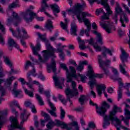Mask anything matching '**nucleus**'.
<instances>
[{
  "label": "nucleus",
  "mask_w": 130,
  "mask_h": 130,
  "mask_svg": "<svg viewBox=\"0 0 130 130\" xmlns=\"http://www.w3.org/2000/svg\"><path fill=\"white\" fill-rule=\"evenodd\" d=\"M56 63H55V61L54 59H52L51 61V64L47 65V70L48 73H50L51 72V70H52L53 72L55 74L56 72Z\"/></svg>",
  "instance_id": "19"
},
{
  "label": "nucleus",
  "mask_w": 130,
  "mask_h": 130,
  "mask_svg": "<svg viewBox=\"0 0 130 130\" xmlns=\"http://www.w3.org/2000/svg\"><path fill=\"white\" fill-rule=\"evenodd\" d=\"M40 49H41L40 43L38 41L37 44L35 47V49H36V51H39V50H40Z\"/></svg>",
  "instance_id": "57"
},
{
  "label": "nucleus",
  "mask_w": 130,
  "mask_h": 130,
  "mask_svg": "<svg viewBox=\"0 0 130 130\" xmlns=\"http://www.w3.org/2000/svg\"><path fill=\"white\" fill-rule=\"evenodd\" d=\"M98 62L100 64V67L101 68L105 75L108 76V75H109V71L108 70V69H107V68L104 67V65L105 64L106 67H109V66H110V64L111 63V60L106 58V60L103 62V60H102V57L101 55H99L98 56Z\"/></svg>",
  "instance_id": "9"
},
{
  "label": "nucleus",
  "mask_w": 130,
  "mask_h": 130,
  "mask_svg": "<svg viewBox=\"0 0 130 130\" xmlns=\"http://www.w3.org/2000/svg\"><path fill=\"white\" fill-rule=\"evenodd\" d=\"M106 89V86L105 84H100L96 86V91L99 96L102 95V92H103L106 98H107L108 95L105 90Z\"/></svg>",
  "instance_id": "12"
},
{
  "label": "nucleus",
  "mask_w": 130,
  "mask_h": 130,
  "mask_svg": "<svg viewBox=\"0 0 130 130\" xmlns=\"http://www.w3.org/2000/svg\"><path fill=\"white\" fill-rule=\"evenodd\" d=\"M29 66H31L32 68H34V66L32 64V63L30 62V61H27L25 66V69L28 70V68H29Z\"/></svg>",
  "instance_id": "53"
},
{
  "label": "nucleus",
  "mask_w": 130,
  "mask_h": 130,
  "mask_svg": "<svg viewBox=\"0 0 130 130\" xmlns=\"http://www.w3.org/2000/svg\"><path fill=\"white\" fill-rule=\"evenodd\" d=\"M37 35L38 36L39 39H40L43 41V42H45L46 44V47L47 48V50H43L42 52L44 53L43 56H44V59H42V57H41V56L40 55H39V60L40 61V62H46L47 60H48V59L49 57H53L54 58H55L56 57V56L55 55V51H56V50L52 47L51 46V45H50V43H49V41L46 39V37H45V35H42L40 32H37Z\"/></svg>",
  "instance_id": "2"
},
{
  "label": "nucleus",
  "mask_w": 130,
  "mask_h": 130,
  "mask_svg": "<svg viewBox=\"0 0 130 130\" xmlns=\"http://www.w3.org/2000/svg\"><path fill=\"white\" fill-rule=\"evenodd\" d=\"M117 112H122V110H121V108L117 107L116 105H114L112 110L109 112V116L105 115V113L104 116H101L104 117V124L103 125L104 128H106L107 125L110 124L109 121H112V115H115Z\"/></svg>",
  "instance_id": "5"
},
{
  "label": "nucleus",
  "mask_w": 130,
  "mask_h": 130,
  "mask_svg": "<svg viewBox=\"0 0 130 130\" xmlns=\"http://www.w3.org/2000/svg\"><path fill=\"white\" fill-rule=\"evenodd\" d=\"M53 80H54V82L55 83V86L58 87L59 89H62V85H63V82L64 81V79L61 78L60 82L59 81V77H57L56 75H55L53 76Z\"/></svg>",
  "instance_id": "14"
},
{
  "label": "nucleus",
  "mask_w": 130,
  "mask_h": 130,
  "mask_svg": "<svg viewBox=\"0 0 130 130\" xmlns=\"http://www.w3.org/2000/svg\"><path fill=\"white\" fill-rule=\"evenodd\" d=\"M56 50L59 53H63V49H62V48L58 47Z\"/></svg>",
  "instance_id": "62"
},
{
  "label": "nucleus",
  "mask_w": 130,
  "mask_h": 130,
  "mask_svg": "<svg viewBox=\"0 0 130 130\" xmlns=\"http://www.w3.org/2000/svg\"><path fill=\"white\" fill-rule=\"evenodd\" d=\"M120 22L121 24L122 27H125V24H124V22L126 23H128L129 22V20L128 19V17L125 13H123L120 15Z\"/></svg>",
  "instance_id": "21"
},
{
  "label": "nucleus",
  "mask_w": 130,
  "mask_h": 130,
  "mask_svg": "<svg viewBox=\"0 0 130 130\" xmlns=\"http://www.w3.org/2000/svg\"><path fill=\"white\" fill-rule=\"evenodd\" d=\"M3 57L4 58V62H5V63H6L7 66H9L10 68H12V67H13V63L12 62L11 60H10V58L7 56H4Z\"/></svg>",
  "instance_id": "36"
},
{
  "label": "nucleus",
  "mask_w": 130,
  "mask_h": 130,
  "mask_svg": "<svg viewBox=\"0 0 130 130\" xmlns=\"http://www.w3.org/2000/svg\"><path fill=\"white\" fill-rule=\"evenodd\" d=\"M47 2H48V0H42L41 2V8L40 9V11H39V12H43V11H45L46 8L49 7Z\"/></svg>",
  "instance_id": "31"
},
{
  "label": "nucleus",
  "mask_w": 130,
  "mask_h": 130,
  "mask_svg": "<svg viewBox=\"0 0 130 130\" xmlns=\"http://www.w3.org/2000/svg\"><path fill=\"white\" fill-rule=\"evenodd\" d=\"M8 44L10 47H12V46H14L17 49H19L21 52H23V50L20 49V47L19 46V45L17 44V43L15 42V40L12 38H9L8 40Z\"/></svg>",
  "instance_id": "24"
},
{
  "label": "nucleus",
  "mask_w": 130,
  "mask_h": 130,
  "mask_svg": "<svg viewBox=\"0 0 130 130\" xmlns=\"http://www.w3.org/2000/svg\"><path fill=\"white\" fill-rule=\"evenodd\" d=\"M85 7H86V4L84 3V2L82 3V5L78 3L73 9L68 10V12H71L76 15L77 18L80 23L85 22L86 25H87V23H89V21L86 17H91V14H89L88 12H82L83 8Z\"/></svg>",
  "instance_id": "4"
},
{
  "label": "nucleus",
  "mask_w": 130,
  "mask_h": 130,
  "mask_svg": "<svg viewBox=\"0 0 130 130\" xmlns=\"http://www.w3.org/2000/svg\"><path fill=\"white\" fill-rule=\"evenodd\" d=\"M26 114V110H23V113H21V118L22 119V121L21 122V124H23L25 121L27 120V119L28 118V117L25 115Z\"/></svg>",
  "instance_id": "35"
},
{
  "label": "nucleus",
  "mask_w": 130,
  "mask_h": 130,
  "mask_svg": "<svg viewBox=\"0 0 130 130\" xmlns=\"http://www.w3.org/2000/svg\"><path fill=\"white\" fill-rule=\"evenodd\" d=\"M60 67L61 68V69H63L64 71H66V76H67V79H68V82H70L71 81V76L72 75V72L70 71H69V69H68V67H67V65L64 63H61L60 64Z\"/></svg>",
  "instance_id": "22"
},
{
  "label": "nucleus",
  "mask_w": 130,
  "mask_h": 130,
  "mask_svg": "<svg viewBox=\"0 0 130 130\" xmlns=\"http://www.w3.org/2000/svg\"><path fill=\"white\" fill-rule=\"evenodd\" d=\"M33 10H34V6H30L25 12L22 13V17H23L26 23L32 22L33 17H36V13L33 12Z\"/></svg>",
  "instance_id": "8"
},
{
  "label": "nucleus",
  "mask_w": 130,
  "mask_h": 130,
  "mask_svg": "<svg viewBox=\"0 0 130 130\" xmlns=\"http://www.w3.org/2000/svg\"><path fill=\"white\" fill-rule=\"evenodd\" d=\"M124 115L126 116L125 118L123 116H121V117H122L121 120L124 121L126 125H128L129 120L130 119V111L126 108L124 109Z\"/></svg>",
  "instance_id": "17"
},
{
  "label": "nucleus",
  "mask_w": 130,
  "mask_h": 130,
  "mask_svg": "<svg viewBox=\"0 0 130 130\" xmlns=\"http://www.w3.org/2000/svg\"><path fill=\"white\" fill-rule=\"evenodd\" d=\"M118 16V14H117V13H115L114 15H113L112 16V19L113 20H114V21H115V24H117V17Z\"/></svg>",
  "instance_id": "55"
},
{
  "label": "nucleus",
  "mask_w": 130,
  "mask_h": 130,
  "mask_svg": "<svg viewBox=\"0 0 130 130\" xmlns=\"http://www.w3.org/2000/svg\"><path fill=\"white\" fill-rule=\"evenodd\" d=\"M77 40L79 42V48H80L81 50H84V49H86V48H88V47H89L85 46V41L81 40V37H78L77 38Z\"/></svg>",
  "instance_id": "28"
},
{
  "label": "nucleus",
  "mask_w": 130,
  "mask_h": 130,
  "mask_svg": "<svg viewBox=\"0 0 130 130\" xmlns=\"http://www.w3.org/2000/svg\"><path fill=\"white\" fill-rule=\"evenodd\" d=\"M24 92L26 95H28L29 97L31 98L34 97V90L29 91L26 88H24Z\"/></svg>",
  "instance_id": "37"
},
{
  "label": "nucleus",
  "mask_w": 130,
  "mask_h": 130,
  "mask_svg": "<svg viewBox=\"0 0 130 130\" xmlns=\"http://www.w3.org/2000/svg\"><path fill=\"white\" fill-rule=\"evenodd\" d=\"M0 43L2 45H5V41L4 40V38H3V37H2L1 35H0Z\"/></svg>",
  "instance_id": "63"
},
{
  "label": "nucleus",
  "mask_w": 130,
  "mask_h": 130,
  "mask_svg": "<svg viewBox=\"0 0 130 130\" xmlns=\"http://www.w3.org/2000/svg\"><path fill=\"white\" fill-rule=\"evenodd\" d=\"M101 5L104 6L106 11H107V13H105L103 11V9H100V10L97 9L96 11V14L97 16H99V14H101V13H103V15L101 16V20L102 22H100V25L102 28L106 29V31L108 34H110V33H112L111 31V29H112V25L109 24V22L108 21H106L107 20H109V15H111L112 14V11L110 9V7L108 3H107V0H101Z\"/></svg>",
  "instance_id": "1"
},
{
  "label": "nucleus",
  "mask_w": 130,
  "mask_h": 130,
  "mask_svg": "<svg viewBox=\"0 0 130 130\" xmlns=\"http://www.w3.org/2000/svg\"><path fill=\"white\" fill-rule=\"evenodd\" d=\"M55 125H57V126H60V125L62 124L63 122H61L60 120H55Z\"/></svg>",
  "instance_id": "58"
},
{
  "label": "nucleus",
  "mask_w": 130,
  "mask_h": 130,
  "mask_svg": "<svg viewBox=\"0 0 130 130\" xmlns=\"http://www.w3.org/2000/svg\"><path fill=\"white\" fill-rule=\"evenodd\" d=\"M78 76L80 77L81 81L82 83H86V80L87 79V76L81 74H79Z\"/></svg>",
  "instance_id": "45"
},
{
  "label": "nucleus",
  "mask_w": 130,
  "mask_h": 130,
  "mask_svg": "<svg viewBox=\"0 0 130 130\" xmlns=\"http://www.w3.org/2000/svg\"><path fill=\"white\" fill-rule=\"evenodd\" d=\"M9 30L12 33V35L16 38H20V39H27L30 37L27 35V30L25 28L21 27H17L16 30H14V28L10 27Z\"/></svg>",
  "instance_id": "6"
},
{
  "label": "nucleus",
  "mask_w": 130,
  "mask_h": 130,
  "mask_svg": "<svg viewBox=\"0 0 130 130\" xmlns=\"http://www.w3.org/2000/svg\"><path fill=\"white\" fill-rule=\"evenodd\" d=\"M114 80L115 81H119V87L118 93V100H119L120 99H121L122 97V90L121 89V88L123 86V83L120 82V81H121V78H119V77L115 78Z\"/></svg>",
  "instance_id": "16"
},
{
  "label": "nucleus",
  "mask_w": 130,
  "mask_h": 130,
  "mask_svg": "<svg viewBox=\"0 0 130 130\" xmlns=\"http://www.w3.org/2000/svg\"><path fill=\"white\" fill-rule=\"evenodd\" d=\"M24 105H25L26 107H30V108H31V107L33 106V104H32V103L30 101L25 102Z\"/></svg>",
  "instance_id": "50"
},
{
  "label": "nucleus",
  "mask_w": 130,
  "mask_h": 130,
  "mask_svg": "<svg viewBox=\"0 0 130 130\" xmlns=\"http://www.w3.org/2000/svg\"><path fill=\"white\" fill-rule=\"evenodd\" d=\"M89 103L90 105H92V106H95L96 113L101 116H104V114H105L106 112L107 111V110L110 108V105L107 104L106 102H103L102 106L100 108L98 107L97 104H94L91 100H90Z\"/></svg>",
  "instance_id": "7"
},
{
  "label": "nucleus",
  "mask_w": 130,
  "mask_h": 130,
  "mask_svg": "<svg viewBox=\"0 0 130 130\" xmlns=\"http://www.w3.org/2000/svg\"><path fill=\"white\" fill-rule=\"evenodd\" d=\"M51 9H52L53 12H56V13H58L59 12V9H58V6L56 4H54L50 6Z\"/></svg>",
  "instance_id": "40"
},
{
  "label": "nucleus",
  "mask_w": 130,
  "mask_h": 130,
  "mask_svg": "<svg viewBox=\"0 0 130 130\" xmlns=\"http://www.w3.org/2000/svg\"><path fill=\"white\" fill-rule=\"evenodd\" d=\"M45 27L48 30H49L50 32H52V30L50 29H53V26L52 25V21L49 19L45 25Z\"/></svg>",
  "instance_id": "32"
},
{
  "label": "nucleus",
  "mask_w": 130,
  "mask_h": 130,
  "mask_svg": "<svg viewBox=\"0 0 130 130\" xmlns=\"http://www.w3.org/2000/svg\"><path fill=\"white\" fill-rule=\"evenodd\" d=\"M120 70L122 74H123V75H125V76H126V77H128V78L129 77V75L126 74V71H125V69H124V68H123V67H122V65L121 64H120Z\"/></svg>",
  "instance_id": "42"
},
{
  "label": "nucleus",
  "mask_w": 130,
  "mask_h": 130,
  "mask_svg": "<svg viewBox=\"0 0 130 130\" xmlns=\"http://www.w3.org/2000/svg\"><path fill=\"white\" fill-rule=\"evenodd\" d=\"M94 48L95 49L96 51H102V48L101 47L98 46V45H93Z\"/></svg>",
  "instance_id": "54"
},
{
  "label": "nucleus",
  "mask_w": 130,
  "mask_h": 130,
  "mask_svg": "<svg viewBox=\"0 0 130 130\" xmlns=\"http://www.w3.org/2000/svg\"><path fill=\"white\" fill-rule=\"evenodd\" d=\"M12 17H10L9 18H8L7 26H10L12 22H14L15 21H17V22H19V21H21V19L19 18L18 14L15 12H13Z\"/></svg>",
  "instance_id": "20"
},
{
  "label": "nucleus",
  "mask_w": 130,
  "mask_h": 130,
  "mask_svg": "<svg viewBox=\"0 0 130 130\" xmlns=\"http://www.w3.org/2000/svg\"><path fill=\"white\" fill-rule=\"evenodd\" d=\"M15 79H16V78H15L14 76H12L7 79V83L8 84V85H11L12 84V82H13V81H14Z\"/></svg>",
  "instance_id": "49"
},
{
  "label": "nucleus",
  "mask_w": 130,
  "mask_h": 130,
  "mask_svg": "<svg viewBox=\"0 0 130 130\" xmlns=\"http://www.w3.org/2000/svg\"><path fill=\"white\" fill-rule=\"evenodd\" d=\"M0 30H1L2 32L3 33H5V31L6 30V28H5V26L2 24L0 22Z\"/></svg>",
  "instance_id": "59"
},
{
  "label": "nucleus",
  "mask_w": 130,
  "mask_h": 130,
  "mask_svg": "<svg viewBox=\"0 0 130 130\" xmlns=\"http://www.w3.org/2000/svg\"><path fill=\"white\" fill-rule=\"evenodd\" d=\"M31 48L32 49V51L34 52V54L35 55H37L38 54V53L36 51V49H35V47L33 46L32 45H31Z\"/></svg>",
  "instance_id": "60"
},
{
  "label": "nucleus",
  "mask_w": 130,
  "mask_h": 130,
  "mask_svg": "<svg viewBox=\"0 0 130 130\" xmlns=\"http://www.w3.org/2000/svg\"><path fill=\"white\" fill-rule=\"evenodd\" d=\"M89 85H90L91 90L93 89V88H94V86L96 85V80H90L89 82Z\"/></svg>",
  "instance_id": "44"
},
{
  "label": "nucleus",
  "mask_w": 130,
  "mask_h": 130,
  "mask_svg": "<svg viewBox=\"0 0 130 130\" xmlns=\"http://www.w3.org/2000/svg\"><path fill=\"white\" fill-rule=\"evenodd\" d=\"M93 40L94 39H93V38H91L90 40H85V41L89 43V44H90V45H92V46H94V45H95L94 44Z\"/></svg>",
  "instance_id": "51"
},
{
  "label": "nucleus",
  "mask_w": 130,
  "mask_h": 130,
  "mask_svg": "<svg viewBox=\"0 0 130 130\" xmlns=\"http://www.w3.org/2000/svg\"><path fill=\"white\" fill-rule=\"evenodd\" d=\"M6 114L4 111H0V130H2L1 129L3 127L4 123H5V115Z\"/></svg>",
  "instance_id": "29"
},
{
  "label": "nucleus",
  "mask_w": 130,
  "mask_h": 130,
  "mask_svg": "<svg viewBox=\"0 0 130 130\" xmlns=\"http://www.w3.org/2000/svg\"><path fill=\"white\" fill-rule=\"evenodd\" d=\"M88 22L86 23V22H84L85 26L87 27V29H86L85 30L84 29H81L80 33V35L81 36H83L84 33L86 34L87 37H89V36H90V35H89V32L91 30V23L90 22V20H89V19H88Z\"/></svg>",
  "instance_id": "13"
},
{
  "label": "nucleus",
  "mask_w": 130,
  "mask_h": 130,
  "mask_svg": "<svg viewBox=\"0 0 130 130\" xmlns=\"http://www.w3.org/2000/svg\"><path fill=\"white\" fill-rule=\"evenodd\" d=\"M88 127L94 129L96 127V125L95 124V123H94V122H90L88 124Z\"/></svg>",
  "instance_id": "52"
},
{
  "label": "nucleus",
  "mask_w": 130,
  "mask_h": 130,
  "mask_svg": "<svg viewBox=\"0 0 130 130\" xmlns=\"http://www.w3.org/2000/svg\"><path fill=\"white\" fill-rule=\"evenodd\" d=\"M64 116H66V112L64 110L62 109V107L60 108V118L61 119H63L64 118Z\"/></svg>",
  "instance_id": "46"
},
{
  "label": "nucleus",
  "mask_w": 130,
  "mask_h": 130,
  "mask_svg": "<svg viewBox=\"0 0 130 130\" xmlns=\"http://www.w3.org/2000/svg\"><path fill=\"white\" fill-rule=\"evenodd\" d=\"M116 14H119L120 15L121 14H123V11H122V8L119 6V4L118 3H116V7L115 8Z\"/></svg>",
  "instance_id": "33"
},
{
  "label": "nucleus",
  "mask_w": 130,
  "mask_h": 130,
  "mask_svg": "<svg viewBox=\"0 0 130 130\" xmlns=\"http://www.w3.org/2000/svg\"><path fill=\"white\" fill-rule=\"evenodd\" d=\"M61 128H67V130H72L73 129V127L69 126V125L65 124L63 122H62V124L60 125Z\"/></svg>",
  "instance_id": "41"
},
{
  "label": "nucleus",
  "mask_w": 130,
  "mask_h": 130,
  "mask_svg": "<svg viewBox=\"0 0 130 130\" xmlns=\"http://www.w3.org/2000/svg\"><path fill=\"white\" fill-rule=\"evenodd\" d=\"M85 100H86V96L81 95L79 99L80 103H81V105L84 104V102H85Z\"/></svg>",
  "instance_id": "48"
},
{
  "label": "nucleus",
  "mask_w": 130,
  "mask_h": 130,
  "mask_svg": "<svg viewBox=\"0 0 130 130\" xmlns=\"http://www.w3.org/2000/svg\"><path fill=\"white\" fill-rule=\"evenodd\" d=\"M36 99L38 100L39 102V104L41 106L44 105V102H43V101L42 100V98H41V96L39 95L38 94H36Z\"/></svg>",
  "instance_id": "38"
},
{
  "label": "nucleus",
  "mask_w": 130,
  "mask_h": 130,
  "mask_svg": "<svg viewBox=\"0 0 130 130\" xmlns=\"http://www.w3.org/2000/svg\"><path fill=\"white\" fill-rule=\"evenodd\" d=\"M78 31V28H77V25L75 22H73L71 24V34L73 36H78V34L77 32Z\"/></svg>",
  "instance_id": "26"
},
{
  "label": "nucleus",
  "mask_w": 130,
  "mask_h": 130,
  "mask_svg": "<svg viewBox=\"0 0 130 130\" xmlns=\"http://www.w3.org/2000/svg\"><path fill=\"white\" fill-rule=\"evenodd\" d=\"M93 34L96 35V42L100 44V45H103V38L101 36V34L98 32L96 30H92Z\"/></svg>",
  "instance_id": "23"
},
{
  "label": "nucleus",
  "mask_w": 130,
  "mask_h": 130,
  "mask_svg": "<svg viewBox=\"0 0 130 130\" xmlns=\"http://www.w3.org/2000/svg\"><path fill=\"white\" fill-rule=\"evenodd\" d=\"M18 82H15L14 85V88L12 90L13 94H14L15 97H18L20 94L22 93V90L21 89H17Z\"/></svg>",
  "instance_id": "25"
},
{
  "label": "nucleus",
  "mask_w": 130,
  "mask_h": 130,
  "mask_svg": "<svg viewBox=\"0 0 130 130\" xmlns=\"http://www.w3.org/2000/svg\"><path fill=\"white\" fill-rule=\"evenodd\" d=\"M60 25L63 30H65L67 32H69V30H68L67 23H63L62 21H61L60 22Z\"/></svg>",
  "instance_id": "39"
},
{
  "label": "nucleus",
  "mask_w": 130,
  "mask_h": 130,
  "mask_svg": "<svg viewBox=\"0 0 130 130\" xmlns=\"http://www.w3.org/2000/svg\"><path fill=\"white\" fill-rule=\"evenodd\" d=\"M48 103L51 109L47 110L49 113H50V114L52 115V116H54V117H56V116H57V115H56V113H55V111H56V108L54 107V105H53V104H52V103L50 102V99L48 100Z\"/></svg>",
  "instance_id": "18"
},
{
  "label": "nucleus",
  "mask_w": 130,
  "mask_h": 130,
  "mask_svg": "<svg viewBox=\"0 0 130 130\" xmlns=\"http://www.w3.org/2000/svg\"><path fill=\"white\" fill-rule=\"evenodd\" d=\"M102 48L104 49V51L102 52V54L103 56L105 57V58H107V55L106 54V52H107L108 54H110V55L112 56V52L110 49L106 48L105 46H103Z\"/></svg>",
  "instance_id": "27"
},
{
  "label": "nucleus",
  "mask_w": 130,
  "mask_h": 130,
  "mask_svg": "<svg viewBox=\"0 0 130 130\" xmlns=\"http://www.w3.org/2000/svg\"><path fill=\"white\" fill-rule=\"evenodd\" d=\"M121 54L120 58L122 62H127V58L129 57V54L127 53L123 48H120Z\"/></svg>",
  "instance_id": "15"
},
{
  "label": "nucleus",
  "mask_w": 130,
  "mask_h": 130,
  "mask_svg": "<svg viewBox=\"0 0 130 130\" xmlns=\"http://www.w3.org/2000/svg\"><path fill=\"white\" fill-rule=\"evenodd\" d=\"M10 106L11 107H13V106H16L17 107H18L19 109H20V110H22V109L21 108V107H20V106L19 105V104H18V102L17 101H14L12 103H11Z\"/></svg>",
  "instance_id": "47"
},
{
  "label": "nucleus",
  "mask_w": 130,
  "mask_h": 130,
  "mask_svg": "<svg viewBox=\"0 0 130 130\" xmlns=\"http://www.w3.org/2000/svg\"><path fill=\"white\" fill-rule=\"evenodd\" d=\"M41 115L45 117L46 120H49V119H50V116L43 111H41Z\"/></svg>",
  "instance_id": "43"
},
{
  "label": "nucleus",
  "mask_w": 130,
  "mask_h": 130,
  "mask_svg": "<svg viewBox=\"0 0 130 130\" xmlns=\"http://www.w3.org/2000/svg\"><path fill=\"white\" fill-rule=\"evenodd\" d=\"M69 70H70V72H71V75H70V81H68L67 79V83H72L73 90L68 87L66 89L65 93L67 96V100L69 101L71 105H72L73 103L72 102V101H71V98H73L74 96H77V95L79 94L77 88H76V82L74 81V79H78V75H77V71H76V69H75V68L72 66H70Z\"/></svg>",
  "instance_id": "3"
},
{
  "label": "nucleus",
  "mask_w": 130,
  "mask_h": 130,
  "mask_svg": "<svg viewBox=\"0 0 130 130\" xmlns=\"http://www.w3.org/2000/svg\"><path fill=\"white\" fill-rule=\"evenodd\" d=\"M4 82V80L0 79V91L2 92L1 97L0 98V104L2 103V101L4 100V99H3V96L5 95V93H6V90H5V88L3 86H2V83Z\"/></svg>",
  "instance_id": "30"
},
{
  "label": "nucleus",
  "mask_w": 130,
  "mask_h": 130,
  "mask_svg": "<svg viewBox=\"0 0 130 130\" xmlns=\"http://www.w3.org/2000/svg\"><path fill=\"white\" fill-rule=\"evenodd\" d=\"M87 77H89V79H95V78H99V79H102L103 78V74H95L93 70V68L89 64L88 66V72L86 74Z\"/></svg>",
  "instance_id": "10"
},
{
  "label": "nucleus",
  "mask_w": 130,
  "mask_h": 130,
  "mask_svg": "<svg viewBox=\"0 0 130 130\" xmlns=\"http://www.w3.org/2000/svg\"><path fill=\"white\" fill-rule=\"evenodd\" d=\"M44 93L46 96V97H47V98L49 99L50 97V92L49 91H44ZM48 99L47 101L48 100Z\"/></svg>",
  "instance_id": "61"
},
{
  "label": "nucleus",
  "mask_w": 130,
  "mask_h": 130,
  "mask_svg": "<svg viewBox=\"0 0 130 130\" xmlns=\"http://www.w3.org/2000/svg\"><path fill=\"white\" fill-rule=\"evenodd\" d=\"M123 88H124V89H128V88H130V83H125Z\"/></svg>",
  "instance_id": "64"
},
{
  "label": "nucleus",
  "mask_w": 130,
  "mask_h": 130,
  "mask_svg": "<svg viewBox=\"0 0 130 130\" xmlns=\"http://www.w3.org/2000/svg\"><path fill=\"white\" fill-rule=\"evenodd\" d=\"M10 120L11 121V124L8 126L9 130H14L16 128H19V129H22L23 127L22 125H19V122H18V119L15 117H11Z\"/></svg>",
  "instance_id": "11"
},
{
  "label": "nucleus",
  "mask_w": 130,
  "mask_h": 130,
  "mask_svg": "<svg viewBox=\"0 0 130 130\" xmlns=\"http://www.w3.org/2000/svg\"><path fill=\"white\" fill-rule=\"evenodd\" d=\"M15 2L12 3L9 6V10H11V9H14L15 8H19L20 7V5L19 4V1L15 0Z\"/></svg>",
  "instance_id": "34"
},
{
  "label": "nucleus",
  "mask_w": 130,
  "mask_h": 130,
  "mask_svg": "<svg viewBox=\"0 0 130 130\" xmlns=\"http://www.w3.org/2000/svg\"><path fill=\"white\" fill-rule=\"evenodd\" d=\"M78 71H79V72H82L83 70H84V65L83 64L80 63L79 66L77 67Z\"/></svg>",
  "instance_id": "56"
}]
</instances>
